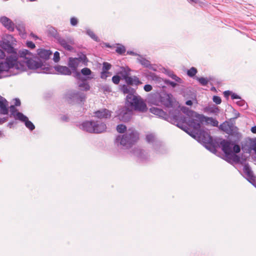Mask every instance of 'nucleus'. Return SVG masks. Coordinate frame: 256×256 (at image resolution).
Instances as JSON below:
<instances>
[{"instance_id":"nucleus-39","label":"nucleus","mask_w":256,"mask_h":256,"mask_svg":"<svg viewBox=\"0 0 256 256\" xmlns=\"http://www.w3.org/2000/svg\"><path fill=\"white\" fill-rule=\"evenodd\" d=\"M232 114H234V116L232 118H230L229 120L230 122H234L235 120L240 116V114L236 110H235L234 108H232Z\"/></svg>"},{"instance_id":"nucleus-4","label":"nucleus","mask_w":256,"mask_h":256,"mask_svg":"<svg viewBox=\"0 0 256 256\" xmlns=\"http://www.w3.org/2000/svg\"><path fill=\"white\" fill-rule=\"evenodd\" d=\"M139 138V134L133 128H130L122 136L118 135L114 143L117 146H122L126 148H131Z\"/></svg>"},{"instance_id":"nucleus-25","label":"nucleus","mask_w":256,"mask_h":256,"mask_svg":"<svg viewBox=\"0 0 256 256\" xmlns=\"http://www.w3.org/2000/svg\"><path fill=\"white\" fill-rule=\"evenodd\" d=\"M8 114V102L5 98L0 96V114L6 115Z\"/></svg>"},{"instance_id":"nucleus-59","label":"nucleus","mask_w":256,"mask_h":256,"mask_svg":"<svg viewBox=\"0 0 256 256\" xmlns=\"http://www.w3.org/2000/svg\"><path fill=\"white\" fill-rule=\"evenodd\" d=\"M231 98L232 100L240 99V97L237 94L234 93V92H232Z\"/></svg>"},{"instance_id":"nucleus-7","label":"nucleus","mask_w":256,"mask_h":256,"mask_svg":"<svg viewBox=\"0 0 256 256\" xmlns=\"http://www.w3.org/2000/svg\"><path fill=\"white\" fill-rule=\"evenodd\" d=\"M126 106H130L132 110L145 112L148 110V107L144 100L138 95L130 94L127 95L126 100Z\"/></svg>"},{"instance_id":"nucleus-38","label":"nucleus","mask_w":256,"mask_h":256,"mask_svg":"<svg viewBox=\"0 0 256 256\" xmlns=\"http://www.w3.org/2000/svg\"><path fill=\"white\" fill-rule=\"evenodd\" d=\"M146 141L148 143H154L156 140L155 136L152 134H149L146 135Z\"/></svg>"},{"instance_id":"nucleus-48","label":"nucleus","mask_w":256,"mask_h":256,"mask_svg":"<svg viewBox=\"0 0 256 256\" xmlns=\"http://www.w3.org/2000/svg\"><path fill=\"white\" fill-rule=\"evenodd\" d=\"M251 151L253 150L256 154V138H251Z\"/></svg>"},{"instance_id":"nucleus-60","label":"nucleus","mask_w":256,"mask_h":256,"mask_svg":"<svg viewBox=\"0 0 256 256\" xmlns=\"http://www.w3.org/2000/svg\"><path fill=\"white\" fill-rule=\"evenodd\" d=\"M5 52L2 50L0 48V60L4 59L5 58Z\"/></svg>"},{"instance_id":"nucleus-26","label":"nucleus","mask_w":256,"mask_h":256,"mask_svg":"<svg viewBox=\"0 0 256 256\" xmlns=\"http://www.w3.org/2000/svg\"><path fill=\"white\" fill-rule=\"evenodd\" d=\"M150 111L151 113L158 116L159 117L162 118L166 120L168 118V114L164 112L162 109L155 107H152L150 108Z\"/></svg>"},{"instance_id":"nucleus-64","label":"nucleus","mask_w":256,"mask_h":256,"mask_svg":"<svg viewBox=\"0 0 256 256\" xmlns=\"http://www.w3.org/2000/svg\"><path fill=\"white\" fill-rule=\"evenodd\" d=\"M250 130L253 134H256V126H252Z\"/></svg>"},{"instance_id":"nucleus-12","label":"nucleus","mask_w":256,"mask_h":256,"mask_svg":"<svg viewBox=\"0 0 256 256\" xmlns=\"http://www.w3.org/2000/svg\"><path fill=\"white\" fill-rule=\"evenodd\" d=\"M132 110L130 108L126 106L125 103V106L122 107L119 109L117 112V116L118 118L120 120L124 122H128L132 116Z\"/></svg>"},{"instance_id":"nucleus-41","label":"nucleus","mask_w":256,"mask_h":256,"mask_svg":"<svg viewBox=\"0 0 256 256\" xmlns=\"http://www.w3.org/2000/svg\"><path fill=\"white\" fill-rule=\"evenodd\" d=\"M196 80L203 86H206L208 82V80H207V78L196 77Z\"/></svg>"},{"instance_id":"nucleus-36","label":"nucleus","mask_w":256,"mask_h":256,"mask_svg":"<svg viewBox=\"0 0 256 256\" xmlns=\"http://www.w3.org/2000/svg\"><path fill=\"white\" fill-rule=\"evenodd\" d=\"M205 110L212 114H216L218 112L219 109L216 106H208L205 108Z\"/></svg>"},{"instance_id":"nucleus-33","label":"nucleus","mask_w":256,"mask_h":256,"mask_svg":"<svg viewBox=\"0 0 256 256\" xmlns=\"http://www.w3.org/2000/svg\"><path fill=\"white\" fill-rule=\"evenodd\" d=\"M234 125L233 122L226 121L220 125V128L226 133L230 131V127L232 128Z\"/></svg>"},{"instance_id":"nucleus-62","label":"nucleus","mask_w":256,"mask_h":256,"mask_svg":"<svg viewBox=\"0 0 256 256\" xmlns=\"http://www.w3.org/2000/svg\"><path fill=\"white\" fill-rule=\"evenodd\" d=\"M232 92L231 91H230V90H226L224 92V96L226 97V98H228V96L230 95H231L232 94Z\"/></svg>"},{"instance_id":"nucleus-51","label":"nucleus","mask_w":256,"mask_h":256,"mask_svg":"<svg viewBox=\"0 0 256 256\" xmlns=\"http://www.w3.org/2000/svg\"><path fill=\"white\" fill-rule=\"evenodd\" d=\"M70 23L72 26H76L78 23V19L75 17H72L70 20Z\"/></svg>"},{"instance_id":"nucleus-46","label":"nucleus","mask_w":256,"mask_h":256,"mask_svg":"<svg viewBox=\"0 0 256 256\" xmlns=\"http://www.w3.org/2000/svg\"><path fill=\"white\" fill-rule=\"evenodd\" d=\"M168 76L172 78L173 80H174L176 82H181V79L177 76L175 74H174L173 72H170L168 74Z\"/></svg>"},{"instance_id":"nucleus-32","label":"nucleus","mask_w":256,"mask_h":256,"mask_svg":"<svg viewBox=\"0 0 256 256\" xmlns=\"http://www.w3.org/2000/svg\"><path fill=\"white\" fill-rule=\"evenodd\" d=\"M75 58L76 59V60L79 64L80 62H82L84 66H86L88 65V60L86 55L84 53L80 52L78 54V57Z\"/></svg>"},{"instance_id":"nucleus-29","label":"nucleus","mask_w":256,"mask_h":256,"mask_svg":"<svg viewBox=\"0 0 256 256\" xmlns=\"http://www.w3.org/2000/svg\"><path fill=\"white\" fill-rule=\"evenodd\" d=\"M47 32L48 36L53 37L56 40L60 36L56 29L52 26L48 28Z\"/></svg>"},{"instance_id":"nucleus-10","label":"nucleus","mask_w":256,"mask_h":256,"mask_svg":"<svg viewBox=\"0 0 256 256\" xmlns=\"http://www.w3.org/2000/svg\"><path fill=\"white\" fill-rule=\"evenodd\" d=\"M198 138L204 144L206 149L213 153L216 152V146L212 143V138L210 134L204 130L200 132Z\"/></svg>"},{"instance_id":"nucleus-1","label":"nucleus","mask_w":256,"mask_h":256,"mask_svg":"<svg viewBox=\"0 0 256 256\" xmlns=\"http://www.w3.org/2000/svg\"><path fill=\"white\" fill-rule=\"evenodd\" d=\"M30 52L28 50H20L18 52L6 54L4 60L2 62L6 72L7 76L16 75L28 68L27 55Z\"/></svg>"},{"instance_id":"nucleus-24","label":"nucleus","mask_w":256,"mask_h":256,"mask_svg":"<svg viewBox=\"0 0 256 256\" xmlns=\"http://www.w3.org/2000/svg\"><path fill=\"white\" fill-rule=\"evenodd\" d=\"M112 112L106 108H102L94 112V116L98 118H108L111 116Z\"/></svg>"},{"instance_id":"nucleus-22","label":"nucleus","mask_w":256,"mask_h":256,"mask_svg":"<svg viewBox=\"0 0 256 256\" xmlns=\"http://www.w3.org/2000/svg\"><path fill=\"white\" fill-rule=\"evenodd\" d=\"M54 70V72L52 74H58L64 75V76H70L72 74V71L70 69L66 66H62L60 65H57L54 66H52Z\"/></svg>"},{"instance_id":"nucleus-37","label":"nucleus","mask_w":256,"mask_h":256,"mask_svg":"<svg viewBox=\"0 0 256 256\" xmlns=\"http://www.w3.org/2000/svg\"><path fill=\"white\" fill-rule=\"evenodd\" d=\"M236 104L238 106L242 107L244 108V110H246L248 108V105L247 103L245 102L244 100H242L241 98L236 102Z\"/></svg>"},{"instance_id":"nucleus-15","label":"nucleus","mask_w":256,"mask_h":256,"mask_svg":"<svg viewBox=\"0 0 256 256\" xmlns=\"http://www.w3.org/2000/svg\"><path fill=\"white\" fill-rule=\"evenodd\" d=\"M56 42L66 50L72 52L74 50L72 46L74 44V40L70 37L65 38L60 36Z\"/></svg>"},{"instance_id":"nucleus-6","label":"nucleus","mask_w":256,"mask_h":256,"mask_svg":"<svg viewBox=\"0 0 256 256\" xmlns=\"http://www.w3.org/2000/svg\"><path fill=\"white\" fill-rule=\"evenodd\" d=\"M80 128L91 134H100L106 131V124L100 120H86L80 124Z\"/></svg>"},{"instance_id":"nucleus-30","label":"nucleus","mask_w":256,"mask_h":256,"mask_svg":"<svg viewBox=\"0 0 256 256\" xmlns=\"http://www.w3.org/2000/svg\"><path fill=\"white\" fill-rule=\"evenodd\" d=\"M176 126L178 128H181L182 130L186 132L192 138H195L196 136L194 134L192 130L188 128L186 126L184 125V124L178 123L176 124Z\"/></svg>"},{"instance_id":"nucleus-21","label":"nucleus","mask_w":256,"mask_h":256,"mask_svg":"<svg viewBox=\"0 0 256 256\" xmlns=\"http://www.w3.org/2000/svg\"><path fill=\"white\" fill-rule=\"evenodd\" d=\"M16 116L17 118L22 122H24L26 126L30 130H32L35 128V126L33 123L28 120V118L22 112H16Z\"/></svg>"},{"instance_id":"nucleus-23","label":"nucleus","mask_w":256,"mask_h":256,"mask_svg":"<svg viewBox=\"0 0 256 256\" xmlns=\"http://www.w3.org/2000/svg\"><path fill=\"white\" fill-rule=\"evenodd\" d=\"M0 22L10 32H14L15 25L12 20L9 18L3 16L0 18Z\"/></svg>"},{"instance_id":"nucleus-18","label":"nucleus","mask_w":256,"mask_h":256,"mask_svg":"<svg viewBox=\"0 0 256 256\" xmlns=\"http://www.w3.org/2000/svg\"><path fill=\"white\" fill-rule=\"evenodd\" d=\"M132 154L138 158L140 162H146L148 161V157L145 151L140 148H136L132 150Z\"/></svg>"},{"instance_id":"nucleus-54","label":"nucleus","mask_w":256,"mask_h":256,"mask_svg":"<svg viewBox=\"0 0 256 256\" xmlns=\"http://www.w3.org/2000/svg\"><path fill=\"white\" fill-rule=\"evenodd\" d=\"M144 89L146 92H149L152 90V87L150 84H146L144 86Z\"/></svg>"},{"instance_id":"nucleus-40","label":"nucleus","mask_w":256,"mask_h":256,"mask_svg":"<svg viewBox=\"0 0 256 256\" xmlns=\"http://www.w3.org/2000/svg\"><path fill=\"white\" fill-rule=\"evenodd\" d=\"M197 72L198 71L196 68L192 67L190 70H188L187 74L190 77L192 78L196 74Z\"/></svg>"},{"instance_id":"nucleus-56","label":"nucleus","mask_w":256,"mask_h":256,"mask_svg":"<svg viewBox=\"0 0 256 256\" xmlns=\"http://www.w3.org/2000/svg\"><path fill=\"white\" fill-rule=\"evenodd\" d=\"M6 72V70L2 62H0V74L2 72ZM2 78V76H0V78Z\"/></svg>"},{"instance_id":"nucleus-35","label":"nucleus","mask_w":256,"mask_h":256,"mask_svg":"<svg viewBox=\"0 0 256 256\" xmlns=\"http://www.w3.org/2000/svg\"><path fill=\"white\" fill-rule=\"evenodd\" d=\"M86 34L94 40L99 42L100 39L89 28H86Z\"/></svg>"},{"instance_id":"nucleus-11","label":"nucleus","mask_w":256,"mask_h":256,"mask_svg":"<svg viewBox=\"0 0 256 256\" xmlns=\"http://www.w3.org/2000/svg\"><path fill=\"white\" fill-rule=\"evenodd\" d=\"M172 94L166 92H161L154 94V98L158 100V102L164 106L170 108L172 106Z\"/></svg>"},{"instance_id":"nucleus-53","label":"nucleus","mask_w":256,"mask_h":256,"mask_svg":"<svg viewBox=\"0 0 256 256\" xmlns=\"http://www.w3.org/2000/svg\"><path fill=\"white\" fill-rule=\"evenodd\" d=\"M164 82L166 84L168 85H170L172 88H174L176 86V84L175 82L170 81L169 80H164Z\"/></svg>"},{"instance_id":"nucleus-61","label":"nucleus","mask_w":256,"mask_h":256,"mask_svg":"<svg viewBox=\"0 0 256 256\" xmlns=\"http://www.w3.org/2000/svg\"><path fill=\"white\" fill-rule=\"evenodd\" d=\"M20 101L19 98H16L14 99V106H20Z\"/></svg>"},{"instance_id":"nucleus-63","label":"nucleus","mask_w":256,"mask_h":256,"mask_svg":"<svg viewBox=\"0 0 256 256\" xmlns=\"http://www.w3.org/2000/svg\"><path fill=\"white\" fill-rule=\"evenodd\" d=\"M62 120L64 122H66L68 120V117L66 115H64L61 118Z\"/></svg>"},{"instance_id":"nucleus-2","label":"nucleus","mask_w":256,"mask_h":256,"mask_svg":"<svg viewBox=\"0 0 256 256\" xmlns=\"http://www.w3.org/2000/svg\"><path fill=\"white\" fill-rule=\"evenodd\" d=\"M52 54L50 50L38 48L37 50V56L32 58V54L30 52L26 56L28 68L35 70L38 73L52 74L54 70L49 62Z\"/></svg>"},{"instance_id":"nucleus-31","label":"nucleus","mask_w":256,"mask_h":256,"mask_svg":"<svg viewBox=\"0 0 256 256\" xmlns=\"http://www.w3.org/2000/svg\"><path fill=\"white\" fill-rule=\"evenodd\" d=\"M120 90L124 94H128V95L130 94H134L136 92V90L133 88L129 86L127 84H123L121 86Z\"/></svg>"},{"instance_id":"nucleus-9","label":"nucleus","mask_w":256,"mask_h":256,"mask_svg":"<svg viewBox=\"0 0 256 256\" xmlns=\"http://www.w3.org/2000/svg\"><path fill=\"white\" fill-rule=\"evenodd\" d=\"M65 97L69 104H80L86 100V94L81 92L70 90L66 92Z\"/></svg>"},{"instance_id":"nucleus-16","label":"nucleus","mask_w":256,"mask_h":256,"mask_svg":"<svg viewBox=\"0 0 256 256\" xmlns=\"http://www.w3.org/2000/svg\"><path fill=\"white\" fill-rule=\"evenodd\" d=\"M122 78L125 80L126 84L130 86H136L142 84V83L136 76H130L126 72H120Z\"/></svg>"},{"instance_id":"nucleus-45","label":"nucleus","mask_w":256,"mask_h":256,"mask_svg":"<svg viewBox=\"0 0 256 256\" xmlns=\"http://www.w3.org/2000/svg\"><path fill=\"white\" fill-rule=\"evenodd\" d=\"M206 120L208 122L210 123L212 126H218V122L216 120L212 118H207Z\"/></svg>"},{"instance_id":"nucleus-52","label":"nucleus","mask_w":256,"mask_h":256,"mask_svg":"<svg viewBox=\"0 0 256 256\" xmlns=\"http://www.w3.org/2000/svg\"><path fill=\"white\" fill-rule=\"evenodd\" d=\"M53 60L55 62H58L60 60V53L56 51L54 53Z\"/></svg>"},{"instance_id":"nucleus-17","label":"nucleus","mask_w":256,"mask_h":256,"mask_svg":"<svg viewBox=\"0 0 256 256\" xmlns=\"http://www.w3.org/2000/svg\"><path fill=\"white\" fill-rule=\"evenodd\" d=\"M243 173L245 176V178L250 183L254 182V180L256 179V176L248 163L245 164L244 166Z\"/></svg>"},{"instance_id":"nucleus-44","label":"nucleus","mask_w":256,"mask_h":256,"mask_svg":"<svg viewBox=\"0 0 256 256\" xmlns=\"http://www.w3.org/2000/svg\"><path fill=\"white\" fill-rule=\"evenodd\" d=\"M112 67V65L108 62H104L102 64V71L105 72H108V70H109Z\"/></svg>"},{"instance_id":"nucleus-49","label":"nucleus","mask_w":256,"mask_h":256,"mask_svg":"<svg viewBox=\"0 0 256 256\" xmlns=\"http://www.w3.org/2000/svg\"><path fill=\"white\" fill-rule=\"evenodd\" d=\"M212 100L216 104H219L222 102L221 98L219 96H214Z\"/></svg>"},{"instance_id":"nucleus-28","label":"nucleus","mask_w":256,"mask_h":256,"mask_svg":"<svg viewBox=\"0 0 256 256\" xmlns=\"http://www.w3.org/2000/svg\"><path fill=\"white\" fill-rule=\"evenodd\" d=\"M251 138L246 140L243 144H242V149L244 153H251Z\"/></svg>"},{"instance_id":"nucleus-57","label":"nucleus","mask_w":256,"mask_h":256,"mask_svg":"<svg viewBox=\"0 0 256 256\" xmlns=\"http://www.w3.org/2000/svg\"><path fill=\"white\" fill-rule=\"evenodd\" d=\"M10 112H11V114L12 115V116H15L16 115V108L14 106H10Z\"/></svg>"},{"instance_id":"nucleus-13","label":"nucleus","mask_w":256,"mask_h":256,"mask_svg":"<svg viewBox=\"0 0 256 256\" xmlns=\"http://www.w3.org/2000/svg\"><path fill=\"white\" fill-rule=\"evenodd\" d=\"M14 42H16L14 38L11 35L6 36V38H4L1 43V46L7 53L17 52V50L13 46Z\"/></svg>"},{"instance_id":"nucleus-3","label":"nucleus","mask_w":256,"mask_h":256,"mask_svg":"<svg viewBox=\"0 0 256 256\" xmlns=\"http://www.w3.org/2000/svg\"><path fill=\"white\" fill-rule=\"evenodd\" d=\"M230 144H232L230 142L225 140L220 142L222 150L225 154L227 162H230L232 160L236 164L244 165L246 164V158L244 156H240L237 154L240 151V146L238 144H234L232 148Z\"/></svg>"},{"instance_id":"nucleus-43","label":"nucleus","mask_w":256,"mask_h":256,"mask_svg":"<svg viewBox=\"0 0 256 256\" xmlns=\"http://www.w3.org/2000/svg\"><path fill=\"white\" fill-rule=\"evenodd\" d=\"M116 51L120 54H124L126 52V50L124 46L120 45L116 48Z\"/></svg>"},{"instance_id":"nucleus-8","label":"nucleus","mask_w":256,"mask_h":256,"mask_svg":"<svg viewBox=\"0 0 256 256\" xmlns=\"http://www.w3.org/2000/svg\"><path fill=\"white\" fill-rule=\"evenodd\" d=\"M181 110L188 116L190 125L196 130H198L200 128L201 123L206 118L204 115L200 114L186 106H182Z\"/></svg>"},{"instance_id":"nucleus-5","label":"nucleus","mask_w":256,"mask_h":256,"mask_svg":"<svg viewBox=\"0 0 256 256\" xmlns=\"http://www.w3.org/2000/svg\"><path fill=\"white\" fill-rule=\"evenodd\" d=\"M74 78L77 80L78 86L81 90L87 92L90 90V86L88 81L94 78V74L90 68H82V74L77 73Z\"/></svg>"},{"instance_id":"nucleus-47","label":"nucleus","mask_w":256,"mask_h":256,"mask_svg":"<svg viewBox=\"0 0 256 256\" xmlns=\"http://www.w3.org/2000/svg\"><path fill=\"white\" fill-rule=\"evenodd\" d=\"M121 77L118 75H115L112 77V80L114 84H118L120 83Z\"/></svg>"},{"instance_id":"nucleus-42","label":"nucleus","mask_w":256,"mask_h":256,"mask_svg":"<svg viewBox=\"0 0 256 256\" xmlns=\"http://www.w3.org/2000/svg\"><path fill=\"white\" fill-rule=\"evenodd\" d=\"M116 130L118 132L123 134L126 130V127L124 124H120L117 126Z\"/></svg>"},{"instance_id":"nucleus-55","label":"nucleus","mask_w":256,"mask_h":256,"mask_svg":"<svg viewBox=\"0 0 256 256\" xmlns=\"http://www.w3.org/2000/svg\"><path fill=\"white\" fill-rule=\"evenodd\" d=\"M26 46L32 49L36 47L35 44L32 41H27L26 42Z\"/></svg>"},{"instance_id":"nucleus-50","label":"nucleus","mask_w":256,"mask_h":256,"mask_svg":"<svg viewBox=\"0 0 256 256\" xmlns=\"http://www.w3.org/2000/svg\"><path fill=\"white\" fill-rule=\"evenodd\" d=\"M16 28L19 32L20 34H23V33H24L25 29L23 26H16Z\"/></svg>"},{"instance_id":"nucleus-58","label":"nucleus","mask_w":256,"mask_h":256,"mask_svg":"<svg viewBox=\"0 0 256 256\" xmlns=\"http://www.w3.org/2000/svg\"><path fill=\"white\" fill-rule=\"evenodd\" d=\"M109 73V72H105L102 71L100 73L101 78L106 80L108 76V74Z\"/></svg>"},{"instance_id":"nucleus-19","label":"nucleus","mask_w":256,"mask_h":256,"mask_svg":"<svg viewBox=\"0 0 256 256\" xmlns=\"http://www.w3.org/2000/svg\"><path fill=\"white\" fill-rule=\"evenodd\" d=\"M68 68L70 69L74 77L76 76L77 73L82 74V70L80 72L77 70L79 64L75 58L70 57L68 59Z\"/></svg>"},{"instance_id":"nucleus-20","label":"nucleus","mask_w":256,"mask_h":256,"mask_svg":"<svg viewBox=\"0 0 256 256\" xmlns=\"http://www.w3.org/2000/svg\"><path fill=\"white\" fill-rule=\"evenodd\" d=\"M186 120V116L181 114L179 111H178L176 114H174L172 116L168 115V118L167 120V121L170 122L174 125L178 123L184 124Z\"/></svg>"},{"instance_id":"nucleus-34","label":"nucleus","mask_w":256,"mask_h":256,"mask_svg":"<svg viewBox=\"0 0 256 256\" xmlns=\"http://www.w3.org/2000/svg\"><path fill=\"white\" fill-rule=\"evenodd\" d=\"M145 77L147 78H150L152 80L160 81V78L155 73L149 72L148 74H145Z\"/></svg>"},{"instance_id":"nucleus-14","label":"nucleus","mask_w":256,"mask_h":256,"mask_svg":"<svg viewBox=\"0 0 256 256\" xmlns=\"http://www.w3.org/2000/svg\"><path fill=\"white\" fill-rule=\"evenodd\" d=\"M226 134H228L233 139L232 140H226L227 142H230L232 144H230V147L232 148V146H234V144H238L241 139L242 134L238 132V128L234 124L233 125L232 128L230 127V131H228V132Z\"/></svg>"},{"instance_id":"nucleus-27","label":"nucleus","mask_w":256,"mask_h":256,"mask_svg":"<svg viewBox=\"0 0 256 256\" xmlns=\"http://www.w3.org/2000/svg\"><path fill=\"white\" fill-rule=\"evenodd\" d=\"M137 60L144 67L148 68L154 71L156 70V68L152 66V64H150V62L146 60V58H144L140 54L138 55V57L137 58Z\"/></svg>"}]
</instances>
